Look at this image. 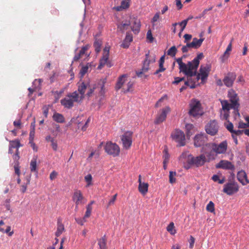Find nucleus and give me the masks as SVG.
Returning <instances> with one entry per match:
<instances>
[{
    "label": "nucleus",
    "instance_id": "obj_28",
    "mask_svg": "<svg viewBox=\"0 0 249 249\" xmlns=\"http://www.w3.org/2000/svg\"><path fill=\"white\" fill-rule=\"evenodd\" d=\"M233 39L232 38L231 40V42H230L229 44L228 45V47H227V49L224 52L223 56H222V61L223 62L225 60L227 59L230 55V52L231 51L232 49V42Z\"/></svg>",
    "mask_w": 249,
    "mask_h": 249
},
{
    "label": "nucleus",
    "instance_id": "obj_12",
    "mask_svg": "<svg viewBox=\"0 0 249 249\" xmlns=\"http://www.w3.org/2000/svg\"><path fill=\"white\" fill-rule=\"evenodd\" d=\"M239 186L237 183L234 181H230L224 185L223 191L228 195H232L237 192Z\"/></svg>",
    "mask_w": 249,
    "mask_h": 249
},
{
    "label": "nucleus",
    "instance_id": "obj_30",
    "mask_svg": "<svg viewBox=\"0 0 249 249\" xmlns=\"http://www.w3.org/2000/svg\"><path fill=\"white\" fill-rule=\"evenodd\" d=\"M164 58L165 56L162 55L159 61V68L158 70H156V71L154 72V74H157L159 72H162L165 70V68L163 67V64L164 62Z\"/></svg>",
    "mask_w": 249,
    "mask_h": 249
},
{
    "label": "nucleus",
    "instance_id": "obj_64",
    "mask_svg": "<svg viewBox=\"0 0 249 249\" xmlns=\"http://www.w3.org/2000/svg\"><path fill=\"white\" fill-rule=\"evenodd\" d=\"M159 18H160V14H159V13H157L153 17V18L152 19V22H156L159 19Z\"/></svg>",
    "mask_w": 249,
    "mask_h": 249
},
{
    "label": "nucleus",
    "instance_id": "obj_63",
    "mask_svg": "<svg viewBox=\"0 0 249 249\" xmlns=\"http://www.w3.org/2000/svg\"><path fill=\"white\" fill-rule=\"evenodd\" d=\"M175 2L178 9H181L182 7V4H181V0H176Z\"/></svg>",
    "mask_w": 249,
    "mask_h": 249
},
{
    "label": "nucleus",
    "instance_id": "obj_10",
    "mask_svg": "<svg viewBox=\"0 0 249 249\" xmlns=\"http://www.w3.org/2000/svg\"><path fill=\"white\" fill-rule=\"evenodd\" d=\"M190 109L189 114L193 117H197L202 115V112L200 109L201 104L199 101L193 100L190 104Z\"/></svg>",
    "mask_w": 249,
    "mask_h": 249
},
{
    "label": "nucleus",
    "instance_id": "obj_39",
    "mask_svg": "<svg viewBox=\"0 0 249 249\" xmlns=\"http://www.w3.org/2000/svg\"><path fill=\"white\" fill-rule=\"evenodd\" d=\"M166 229L167 231L172 235H174L176 233V231L175 229L174 224L173 222H171L167 227Z\"/></svg>",
    "mask_w": 249,
    "mask_h": 249
},
{
    "label": "nucleus",
    "instance_id": "obj_57",
    "mask_svg": "<svg viewBox=\"0 0 249 249\" xmlns=\"http://www.w3.org/2000/svg\"><path fill=\"white\" fill-rule=\"evenodd\" d=\"M195 239L194 238V237H193L192 236H191L190 239L189 241V247L191 249H192L193 248L194 243H195Z\"/></svg>",
    "mask_w": 249,
    "mask_h": 249
},
{
    "label": "nucleus",
    "instance_id": "obj_48",
    "mask_svg": "<svg viewBox=\"0 0 249 249\" xmlns=\"http://www.w3.org/2000/svg\"><path fill=\"white\" fill-rule=\"evenodd\" d=\"M92 207L90 205H88L86 207V212L85 213V217H89L90 216Z\"/></svg>",
    "mask_w": 249,
    "mask_h": 249
},
{
    "label": "nucleus",
    "instance_id": "obj_1",
    "mask_svg": "<svg viewBox=\"0 0 249 249\" xmlns=\"http://www.w3.org/2000/svg\"><path fill=\"white\" fill-rule=\"evenodd\" d=\"M203 57V53H199L192 61L188 62L187 64L182 62L181 58H177L176 60L179 65V72L190 76L196 75L197 73L200 60Z\"/></svg>",
    "mask_w": 249,
    "mask_h": 249
},
{
    "label": "nucleus",
    "instance_id": "obj_23",
    "mask_svg": "<svg viewBox=\"0 0 249 249\" xmlns=\"http://www.w3.org/2000/svg\"><path fill=\"white\" fill-rule=\"evenodd\" d=\"M89 88V84L88 82H82L79 86L78 88V91L80 93V95H79V97L80 98V100L82 102L85 97V93L86 91V89L88 88Z\"/></svg>",
    "mask_w": 249,
    "mask_h": 249
},
{
    "label": "nucleus",
    "instance_id": "obj_27",
    "mask_svg": "<svg viewBox=\"0 0 249 249\" xmlns=\"http://www.w3.org/2000/svg\"><path fill=\"white\" fill-rule=\"evenodd\" d=\"M133 37L132 36L129 34L127 33L123 42L121 44V47L124 48H127L129 47L130 43L132 41Z\"/></svg>",
    "mask_w": 249,
    "mask_h": 249
},
{
    "label": "nucleus",
    "instance_id": "obj_4",
    "mask_svg": "<svg viewBox=\"0 0 249 249\" xmlns=\"http://www.w3.org/2000/svg\"><path fill=\"white\" fill-rule=\"evenodd\" d=\"M212 149V151L209 153H206V156L209 160H213L214 159L213 155H212V152L216 153V154H224L226 153L228 143L226 141H224L220 142L219 144L215 143H209L206 144Z\"/></svg>",
    "mask_w": 249,
    "mask_h": 249
},
{
    "label": "nucleus",
    "instance_id": "obj_37",
    "mask_svg": "<svg viewBox=\"0 0 249 249\" xmlns=\"http://www.w3.org/2000/svg\"><path fill=\"white\" fill-rule=\"evenodd\" d=\"M9 146L13 148H17V149H18V148L21 146L22 145L20 143V141L17 139L15 140L10 141Z\"/></svg>",
    "mask_w": 249,
    "mask_h": 249
},
{
    "label": "nucleus",
    "instance_id": "obj_47",
    "mask_svg": "<svg viewBox=\"0 0 249 249\" xmlns=\"http://www.w3.org/2000/svg\"><path fill=\"white\" fill-rule=\"evenodd\" d=\"M93 46L95 48V51L97 53H98L101 50V43L99 41H96L94 42Z\"/></svg>",
    "mask_w": 249,
    "mask_h": 249
},
{
    "label": "nucleus",
    "instance_id": "obj_14",
    "mask_svg": "<svg viewBox=\"0 0 249 249\" xmlns=\"http://www.w3.org/2000/svg\"><path fill=\"white\" fill-rule=\"evenodd\" d=\"M218 130V126L215 120L211 121L205 126V130L207 134L214 136L217 134Z\"/></svg>",
    "mask_w": 249,
    "mask_h": 249
},
{
    "label": "nucleus",
    "instance_id": "obj_33",
    "mask_svg": "<svg viewBox=\"0 0 249 249\" xmlns=\"http://www.w3.org/2000/svg\"><path fill=\"white\" fill-rule=\"evenodd\" d=\"M185 129L187 137H190L194 133V126L192 124H187L185 125Z\"/></svg>",
    "mask_w": 249,
    "mask_h": 249
},
{
    "label": "nucleus",
    "instance_id": "obj_13",
    "mask_svg": "<svg viewBox=\"0 0 249 249\" xmlns=\"http://www.w3.org/2000/svg\"><path fill=\"white\" fill-rule=\"evenodd\" d=\"M133 133L131 131L125 132L121 137L123 147L125 149H129L132 143Z\"/></svg>",
    "mask_w": 249,
    "mask_h": 249
},
{
    "label": "nucleus",
    "instance_id": "obj_21",
    "mask_svg": "<svg viewBox=\"0 0 249 249\" xmlns=\"http://www.w3.org/2000/svg\"><path fill=\"white\" fill-rule=\"evenodd\" d=\"M130 22L131 25V30L135 34H138L141 28L140 20L137 18H131V21Z\"/></svg>",
    "mask_w": 249,
    "mask_h": 249
},
{
    "label": "nucleus",
    "instance_id": "obj_31",
    "mask_svg": "<svg viewBox=\"0 0 249 249\" xmlns=\"http://www.w3.org/2000/svg\"><path fill=\"white\" fill-rule=\"evenodd\" d=\"M129 1H128L127 0H123L121 3V5L119 6H117L115 7L114 8L118 11H120L122 10L123 9H125L129 7Z\"/></svg>",
    "mask_w": 249,
    "mask_h": 249
},
{
    "label": "nucleus",
    "instance_id": "obj_3",
    "mask_svg": "<svg viewBox=\"0 0 249 249\" xmlns=\"http://www.w3.org/2000/svg\"><path fill=\"white\" fill-rule=\"evenodd\" d=\"M210 71L211 67L208 65L205 67L201 66L199 70V72H197L196 75L192 76L185 75L187 76V80L185 81V85L189 86L191 89H194L196 88V83L198 82L199 79H201L202 84H204Z\"/></svg>",
    "mask_w": 249,
    "mask_h": 249
},
{
    "label": "nucleus",
    "instance_id": "obj_40",
    "mask_svg": "<svg viewBox=\"0 0 249 249\" xmlns=\"http://www.w3.org/2000/svg\"><path fill=\"white\" fill-rule=\"evenodd\" d=\"M204 40V38H200V39H197V38L195 37L193 39V41L195 43V45L196 46V49L199 48L201 46Z\"/></svg>",
    "mask_w": 249,
    "mask_h": 249
},
{
    "label": "nucleus",
    "instance_id": "obj_42",
    "mask_svg": "<svg viewBox=\"0 0 249 249\" xmlns=\"http://www.w3.org/2000/svg\"><path fill=\"white\" fill-rule=\"evenodd\" d=\"M177 52V49L176 47L174 46L171 47L167 51V54L172 57H175Z\"/></svg>",
    "mask_w": 249,
    "mask_h": 249
},
{
    "label": "nucleus",
    "instance_id": "obj_16",
    "mask_svg": "<svg viewBox=\"0 0 249 249\" xmlns=\"http://www.w3.org/2000/svg\"><path fill=\"white\" fill-rule=\"evenodd\" d=\"M104 84L105 82L104 81H100L99 83L98 84V85L96 87H93L91 88L89 86V88H87L89 89V90L87 93V95L88 97H90L92 95L95 89H97L100 95H103L105 93Z\"/></svg>",
    "mask_w": 249,
    "mask_h": 249
},
{
    "label": "nucleus",
    "instance_id": "obj_18",
    "mask_svg": "<svg viewBox=\"0 0 249 249\" xmlns=\"http://www.w3.org/2000/svg\"><path fill=\"white\" fill-rule=\"evenodd\" d=\"M149 53H146L145 55V59L143 62V66L142 69V71H138L136 72L137 75L138 77H141L142 74L143 72H145L148 71L149 70V65L150 63L155 62V59L153 58L152 60L149 59Z\"/></svg>",
    "mask_w": 249,
    "mask_h": 249
},
{
    "label": "nucleus",
    "instance_id": "obj_25",
    "mask_svg": "<svg viewBox=\"0 0 249 249\" xmlns=\"http://www.w3.org/2000/svg\"><path fill=\"white\" fill-rule=\"evenodd\" d=\"M237 178L238 181L243 185L249 183V180L248 179L247 175L244 171L241 170L238 172L237 174Z\"/></svg>",
    "mask_w": 249,
    "mask_h": 249
},
{
    "label": "nucleus",
    "instance_id": "obj_7",
    "mask_svg": "<svg viewBox=\"0 0 249 249\" xmlns=\"http://www.w3.org/2000/svg\"><path fill=\"white\" fill-rule=\"evenodd\" d=\"M206 161V156L204 154H201L199 156L194 157L191 155L188 156L187 162L188 164V167L186 168H189L190 166H196V167L201 166L204 164Z\"/></svg>",
    "mask_w": 249,
    "mask_h": 249
},
{
    "label": "nucleus",
    "instance_id": "obj_35",
    "mask_svg": "<svg viewBox=\"0 0 249 249\" xmlns=\"http://www.w3.org/2000/svg\"><path fill=\"white\" fill-rule=\"evenodd\" d=\"M36 160L37 157H34L30 162V170L32 172H37L36 171Z\"/></svg>",
    "mask_w": 249,
    "mask_h": 249
},
{
    "label": "nucleus",
    "instance_id": "obj_38",
    "mask_svg": "<svg viewBox=\"0 0 249 249\" xmlns=\"http://www.w3.org/2000/svg\"><path fill=\"white\" fill-rule=\"evenodd\" d=\"M130 25V21H126L125 23L122 22L121 24L118 25V28L123 32L127 29L128 27Z\"/></svg>",
    "mask_w": 249,
    "mask_h": 249
},
{
    "label": "nucleus",
    "instance_id": "obj_19",
    "mask_svg": "<svg viewBox=\"0 0 249 249\" xmlns=\"http://www.w3.org/2000/svg\"><path fill=\"white\" fill-rule=\"evenodd\" d=\"M170 111V108L168 107H166L161 109V112L159 113L155 120V124H160L163 122L166 118L167 114Z\"/></svg>",
    "mask_w": 249,
    "mask_h": 249
},
{
    "label": "nucleus",
    "instance_id": "obj_6",
    "mask_svg": "<svg viewBox=\"0 0 249 249\" xmlns=\"http://www.w3.org/2000/svg\"><path fill=\"white\" fill-rule=\"evenodd\" d=\"M222 109L220 110V118L222 120H228L229 117L230 110L231 108L238 110V108L232 104L229 103L227 100H220Z\"/></svg>",
    "mask_w": 249,
    "mask_h": 249
},
{
    "label": "nucleus",
    "instance_id": "obj_2",
    "mask_svg": "<svg viewBox=\"0 0 249 249\" xmlns=\"http://www.w3.org/2000/svg\"><path fill=\"white\" fill-rule=\"evenodd\" d=\"M203 57V53H199L192 61L188 62L187 64L182 62L181 58H177L176 60L179 65V72L190 76L196 75L197 73L200 60Z\"/></svg>",
    "mask_w": 249,
    "mask_h": 249
},
{
    "label": "nucleus",
    "instance_id": "obj_62",
    "mask_svg": "<svg viewBox=\"0 0 249 249\" xmlns=\"http://www.w3.org/2000/svg\"><path fill=\"white\" fill-rule=\"evenodd\" d=\"M51 145L53 150L56 151L57 150V144L54 140H52L51 142Z\"/></svg>",
    "mask_w": 249,
    "mask_h": 249
},
{
    "label": "nucleus",
    "instance_id": "obj_43",
    "mask_svg": "<svg viewBox=\"0 0 249 249\" xmlns=\"http://www.w3.org/2000/svg\"><path fill=\"white\" fill-rule=\"evenodd\" d=\"M163 161H164L165 162H168L169 160L170 155L168 153V149L166 146L165 147V148L163 150Z\"/></svg>",
    "mask_w": 249,
    "mask_h": 249
},
{
    "label": "nucleus",
    "instance_id": "obj_44",
    "mask_svg": "<svg viewBox=\"0 0 249 249\" xmlns=\"http://www.w3.org/2000/svg\"><path fill=\"white\" fill-rule=\"evenodd\" d=\"M85 180L87 182L86 187H89L92 184V177L90 174H88L85 177Z\"/></svg>",
    "mask_w": 249,
    "mask_h": 249
},
{
    "label": "nucleus",
    "instance_id": "obj_49",
    "mask_svg": "<svg viewBox=\"0 0 249 249\" xmlns=\"http://www.w3.org/2000/svg\"><path fill=\"white\" fill-rule=\"evenodd\" d=\"M89 68V64H87L86 66L82 67L80 72L81 75L82 76H84L88 72Z\"/></svg>",
    "mask_w": 249,
    "mask_h": 249
},
{
    "label": "nucleus",
    "instance_id": "obj_46",
    "mask_svg": "<svg viewBox=\"0 0 249 249\" xmlns=\"http://www.w3.org/2000/svg\"><path fill=\"white\" fill-rule=\"evenodd\" d=\"M176 175L175 172L170 171L169 172V182L170 183H174L176 182V178L175 177Z\"/></svg>",
    "mask_w": 249,
    "mask_h": 249
},
{
    "label": "nucleus",
    "instance_id": "obj_5",
    "mask_svg": "<svg viewBox=\"0 0 249 249\" xmlns=\"http://www.w3.org/2000/svg\"><path fill=\"white\" fill-rule=\"evenodd\" d=\"M81 101L79 97V94L75 91L68 94L65 98L61 100V104L65 107L71 108L74 105V102L79 103Z\"/></svg>",
    "mask_w": 249,
    "mask_h": 249
},
{
    "label": "nucleus",
    "instance_id": "obj_22",
    "mask_svg": "<svg viewBox=\"0 0 249 249\" xmlns=\"http://www.w3.org/2000/svg\"><path fill=\"white\" fill-rule=\"evenodd\" d=\"M217 168H222L224 169H228L233 170L234 166L232 163L228 160H222L216 166Z\"/></svg>",
    "mask_w": 249,
    "mask_h": 249
},
{
    "label": "nucleus",
    "instance_id": "obj_29",
    "mask_svg": "<svg viewBox=\"0 0 249 249\" xmlns=\"http://www.w3.org/2000/svg\"><path fill=\"white\" fill-rule=\"evenodd\" d=\"M148 184L147 183L143 182L139 184L138 189L139 192L142 195H144L148 192Z\"/></svg>",
    "mask_w": 249,
    "mask_h": 249
},
{
    "label": "nucleus",
    "instance_id": "obj_24",
    "mask_svg": "<svg viewBox=\"0 0 249 249\" xmlns=\"http://www.w3.org/2000/svg\"><path fill=\"white\" fill-rule=\"evenodd\" d=\"M228 96L230 98V101L233 106H235L238 108L239 107V104L238 103L239 98L237 96V94L232 90H230L228 93Z\"/></svg>",
    "mask_w": 249,
    "mask_h": 249
},
{
    "label": "nucleus",
    "instance_id": "obj_59",
    "mask_svg": "<svg viewBox=\"0 0 249 249\" xmlns=\"http://www.w3.org/2000/svg\"><path fill=\"white\" fill-rule=\"evenodd\" d=\"M179 24L182 27L181 31H183L187 24V20H183Z\"/></svg>",
    "mask_w": 249,
    "mask_h": 249
},
{
    "label": "nucleus",
    "instance_id": "obj_36",
    "mask_svg": "<svg viewBox=\"0 0 249 249\" xmlns=\"http://www.w3.org/2000/svg\"><path fill=\"white\" fill-rule=\"evenodd\" d=\"M134 85V83L132 81H129L123 87V92L124 93L129 92L132 90L133 87Z\"/></svg>",
    "mask_w": 249,
    "mask_h": 249
},
{
    "label": "nucleus",
    "instance_id": "obj_45",
    "mask_svg": "<svg viewBox=\"0 0 249 249\" xmlns=\"http://www.w3.org/2000/svg\"><path fill=\"white\" fill-rule=\"evenodd\" d=\"M207 211L213 213L214 211V204L212 201H210L206 206Z\"/></svg>",
    "mask_w": 249,
    "mask_h": 249
},
{
    "label": "nucleus",
    "instance_id": "obj_58",
    "mask_svg": "<svg viewBox=\"0 0 249 249\" xmlns=\"http://www.w3.org/2000/svg\"><path fill=\"white\" fill-rule=\"evenodd\" d=\"M243 133H244V129L237 130H234V131L231 133V134H234L235 136H237L241 135Z\"/></svg>",
    "mask_w": 249,
    "mask_h": 249
},
{
    "label": "nucleus",
    "instance_id": "obj_61",
    "mask_svg": "<svg viewBox=\"0 0 249 249\" xmlns=\"http://www.w3.org/2000/svg\"><path fill=\"white\" fill-rule=\"evenodd\" d=\"M29 183V181H28V183H26V184H22L21 186V188H20V190L21 191V192L22 193H24L26 191V190H27V185Z\"/></svg>",
    "mask_w": 249,
    "mask_h": 249
},
{
    "label": "nucleus",
    "instance_id": "obj_55",
    "mask_svg": "<svg viewBox=\"0 0 249 249\" xmlns=\"http://www.w3.org/2000/svg\"><path fill=\"white\" fill-rule=\"evenodd\" d=\"M58 175V174L55 171H53V172H52L50 175V178L51 180H54L55 178H56L57 177Z\"/></svg>",
    "mask_w": 249,
    "mask_h": 249
},
{
    "label": "nucleus",
    "instance_id": "obj_52",
    "mask_svg": "<svg viewBox=\"0 0 249 249\" xmlns=\"http://www.w3.org/2000/svg\"><path fill=\"white\" fill-rule=\"evenodd\" d=\"M174 81L172 82V84H175V85H177L178 84L179 82H181V81H183L185 80V78L184 77H175L174 78Z\"/></svg>",
    "mask_w": 249,
    "mask_h": 249
},
{
    "label": "nucleus",
    "instance_id": "obj_53",
    "mask_svg": "<svg viewBox=\"0 0 249 249\" xmlns=\"http://www.w3.org/2000/svg\"><path fill=\"white\" fill-rule=\"evenodd\" d=\"M146 38L150 42H152L154 40V38L152 36V32L150 30H148L147 32Z\"/></svg>",
    "mask_w": 249,
    "mask_h": 249
},
{
    "label": "nucleus",
    "instance_id": "obj_51",
    "mask_svg": "<svg viewBox=\"0 0 249 249\" xmlns=\"http://www.w3.org/2000/svg\"><path fill=\"white\" fill-rule=\"evenodd\" d=\"M227 121L229 122V124L226 125V127L231 133H232L234 131L233 125L228 120Z\"/></svg>",
    "mask_w": 249,
    "mask_h": 249
},
{
    "label": "nucleus",
    "instance_id": "obj_60",
    "mask_svg": "<svg viewBox=\"0 0 249 249\" xmlns=\"http://www.w3.org/2000/svg\"><path fill=\"white\" fill-rule=\"evenodd\" d=\"M184 42L185 43H188V41H189L190 40H191V39L192 38V35H190V34H185L184 35Z\"/></svg>",
    "mask_w": 249,
    "mask_h": 249
},
{
    "label": "nucleus",
    "instance_id": "obj_11",
    "mask_svg": "<svg viewBox=\"0 0 249 249\" xmlns=\"http://www.w3.org/2000/svg\"><path fill=\"white\" fill-rule=\"evenodd\" d=\"M109 48L106 47L103 50V53L102 58L100 60V63L98 66V69L101 70L105 65L110 68L113 64L108 60Z\"/></svg>",
    "mask_w": 249,
    "mask_h": 249
},
{
    "label": "nucleus",
    "instance_id": "obj_54",
    "mask_svg": "<svg viewBox=\"0 0 249 249\" xmlns=\"http://www.w3.org/2000/svg\"><path fill=\"white\" fill-rule=\"evenodd\" d=\"M15 172V173L19 176L20 175V167L18 165V163H17L15 164L14 165Z\"/></svg>",
    "mask_w": 249,
    "mask_h": 249
},
{
    "label": "nucleus",
    "instance_id": "obj_17",
    "mask_svg": "<svg viewBox=\"0 0 249 249\" xmlns=\"http://www.w3.org/2000/svg\"><path fill=\"white\" fill-rule=\"evenodd\" d=\"M207 137L204 133L196 135L194 138V145L196 147H200L205 144L207 141Z\"/></svg>",
    "mask_w": 249,
    "mask_h": 249
},
{
    "label": "nucleus",
    "instance_id": "obj_15",
    "mask_svg": "<svg viewBox=\"0 0 249 249\" xmlns=\"http://www.w3.org/2000/svg\"><path fill=\"white\" fill-rule=\"evenodd\" d=\"M72 200L75 203V209L78 208L79 205L84 204L86 201L83 196L82 193L80 190H76L73 194Z\"/></svg>",
    "mask_w": 249,
    "mask_h": 249
},
{
    "label": "nucleus",
    "instance_id": "obj_56",
    "mask_svg": "<svg viewBox=\"0 0 249 249\" xmlns=\"http://www.w3.org/2000/svg\"><path fill=\"white\" fill-rule=\"evenodd\" d=\"M117 196V194H116L115 195H114L113 196L112 198L108 202V206L114 204L115 201L116 200Z\"/></svg>",
    "mask_w": 249,
    "mask_h": 249
},
{
    "label": "nucleus",
    "instance_id": "obj_9",
    "mask_svg": "<svg viewBox=\"0 0 249 249\" xmlns=\"http://www.w3.org/2000/svg\"><path fill=\"white\" fill-rule=\"evenodd\" d=\"M105 150L108 155L113 157L118 156L120 152L119 146L116 143L110 141L107 142L105 146Z\"/></svg>",
    "mask_w": 249,
    "mask_h": 249
},
{
    "label": "nucleus",
    "instance_id": "obj_41",
    "mask_svg": "<svg viewBox=\"0 0 249 249\" xmlns=\"http://www.w3.org/2000/svg\"><path fill=\"white\" fill-rule=\"evenodd\" d=\"M64 230V227L63 225L61 223L58 224L57 231L55 232V235L57 237L59 236L62 234V233L63 232Z\"/></svg>",
    "mask_w": 249,
    "mask_h": 249
},
{
    "label": "nucleus",
    "instance_id": "obj_8",
    "mask_svg": "<svg viewBox=\"0 0 249 249\" xmlns=\"http://www.w3.org/2000/svg\"><path fill=\"white\" fill-rule=\"evenodd\" d=\"M172 139L178 143V146H183L186 144L184 132L179 129H175L171 135Z\"/></svg>",
    "mask_w": 249,
    "mask_h": 249
},
{
    "label": "nucleus",
    "instance_id": "obj_20",
    "mask_svg": "<svg viewBox=\"0 0 249 249\" xmlns=\"http://www.w3.org/2000/svg\"><path fill=\"white\" fill-rule=\"evenodd\" d=\"M235 78L236 74L234 73H229L223 79L224 85L228 87H231Z\"/></svg>",
    "mask_w": 249,
    "mask_h": 249
},
{
    "label": "nucleus",
    "instance_id": "obj_50",
    "mask_svg": "<svg viewBox=\"0 0 249 249\" xmlns=\"http://www.w3.org/2000/svg\"><path fill=\"white\" fill-rule=\"evenodd\" d=\"M89 45H86L85 46L82 47L79 53L81 55L83 56L85 53L89 49Z\"/></svg>",
    "mask_w": 249,
    "mask_h": 249
},
{
    "label": "nucleus",
    "instance_id": "obj_34",
    "mask_svg": "<svg viewBox=\"0 0 249 249\" xmlns=\"http://www.w3.org/2000/svg\"><path fill=\"white\" fill-rule=\"evenodd\" d=\"M53 117V119L55 121L59 123H62L65 121V119L63 116L62 114L58 113H54Z\"/></svg>",
    "mask_w": 249,
    "mask_h": 249
},
{
    "label": "nucleus",
    "instance_id": "obj_32",
    "mask_svg": "<svg viewBox=\"0 0 249 249\" xmlns=\"http://www.w3.org/2000/svg\"><path fill=\"white\" fill-rule=\"evenodd\" d=\"M98 245L99 246V249H107V239L106 235H104L98 240Z\"/></svg>",
    "mask_w": 249,
    "mask_h": 249
},
{
    "label": "nucleus",
    "instance_id": "obj_26",
    "mask_svg": "<svg viewBox=\"0 0 249 249\" xmlns=\"http://www.w3.org/2000/svg\"><path fill=\"white\" fill-rule=\"evenodd\" d=\"M126 78L127 76L125 74L122 75L119 77L115 86V89L116 90H119L121 88L123 89V87L125 86L124 84L126 81Z\"/></svg>",
    "mask_w": 249,
    "mask_h": 249
}]
</instances>
